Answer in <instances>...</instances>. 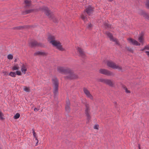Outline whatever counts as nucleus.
Returning a JSON list of instances; mask_svg holds the SVG:
<instances>
[{
    "label": "nucleus",
    "instance_id": "obj_23",
    "mask_svg": "<svg viewBox=\"0 0 149 149\" xmlns=\"http://www.w3.org/2000/svg\"><path fill=\"white\" fill-rule=\"evenodd\" d=\"M69 102H67L66 104V105L65 107V110L66 111L68 112L70 111V107H69Z\"/></svg>",
    "mask_w": 149,
    "mask_h": 149
},
{
    "label": "nucleus",
    "instance_id": "obj_13",
    "mask_svg": "<svg viewBox=\"0 0 149 149\" xmlns=\"http://www.w3.org/2000/svg\"><path fill=\"white\" fill-rule=\"evenodd\" d=\"M93 11V8L90 6H88L86 9V12L89 15L92 13Z\"/></svg>",
    "mask_w": 149,
    "mask_h": 149
},
{
    "label": "nucleus",
    "instance_id": "obj_5",
    "mask_svg": "<svg viewBox=\"0 0 149 149\" xmlns=\"http://www.w3.org/2000/svg\"><path fill=\"white\" fill-rule=\"evenodd\" d=\"M52 83L54 87V93L56 95L58 93V80L56 78H54L52 79Z\"/></svg>",
    "mask_w": 149,
    "mask_h": 149
},
{
    "label": "nucleus",
    "instance_id": "obj_41",
    "mask_svg": "<svg viewBox=\"0 0 149 149\" xmlns=\"http://www.w3.org/2000/svg\"><path fill=\"white\" fill-rule=\"evenodd\" d=\"M139 149H141L140 146L139 145Z\"/></svg>",
    "mask_w": 149,
    "mask_h": 149
},
{
    "label": "nucleus",
    "instance_id": "obj_3",
    "mask_svg": "<svg viewBox=\"0 0 149 149\" xmlns=\"http://www.w3.org/2000/svg\"><path fill=\"white\" fill-rule=\"evenodd\" d=\"M99 81L111 87H113L114 86V81L109 79L101 78L99 79Z\"/></svg>",
    "mask_w": 149,
    "mask_h": 149
},
{
    "label": "nucleus",
    "instance_id": "obj_31",
    "mask_svg": "<svg viewBox=\"0 0 149 149\" xmlns=\"http://www.w3.org/2000/svg\"><path fill=\"white\" fill-rule=\"evenodd\" d=\"M94 128L95 129L98 130L99 128V125H95L94 126Z\"/></svg>",
    "mask_w": 149,
    "mask_h": 149
},
{
    "label": "nucleus",
    "instance_id": "obj_35",
    "mask_svg": "<svg viewBox=\"0 0 149 149\" xmlns=\"http://www.w3.org/2000/svg\"><path fill=\"white\" fill-rule=\"evenodd\" d=\"M145 52L147 56L149 58V51H145Z\"/></svg>",
    "mask_w": 149,
    "mask_h": 149
},
{
    "label": "nucleus",
    "instance_id": "obj_4",
    "mask_svg": "<svg viewBox=\"0 0 149 149\" xmlns=\"http://www.w3.org/2000/svg\"><path fill=\"white\" fill-rule=\"evenodd\" d=\"M107 65L113 69H117L119 71H122V67L116 64L115 63L111 61H108L107 62Z\"/></svg>",
    "mask_w": 149,
    "mask_h": 149
},
{
    "label": "nucleus",
    "instance_id": "obj_21",
    "mask_svg": "<svg viewBox=\"0 0 149 149\" xmlns=\"http://www.w3.org/2000/svg\"><path fill=\"white\" fill-rule=\"evenodd\" d=\"M33 130V136L35 138V139L37 141L36 143V144L35 145L36 146H37L38 145V141L37 139V137L36 136V133L35 132L34 130L33 129L32 130Z\"/></svg>",
    "mask_w": 149,
    "mask_h": 149
},
{
    "label": "nucleus",
    "instance_id": "obj_29",
    "mask_svg": "<svg viewBox=\"0 0 149 149\" xmlns=\"http://www.w3.org/2000/svg\"><path fill=\"white\" fill-rule=\"evenodd\" d=\"M3 115V113L0 111V120H3L4 119Z\"/></svg>",
    "mask_w": 149,
    "mask_h": 149
},
{
    "label": "nucleus",
    "instance_id": "obj_37",
    "mask_svg": "<svg viewBox=\"0 0 149 149\" xmlns=\"http://www.w3.org/2000/svg\"><path fill=\"white\" fill-rule=\"evenodd\" d=\"M7 72L6 71H4L3 72V73L4 75H6L7 74Z\"/></svg>",
    "mask_w": 149,
    "mask_h": 149
},
{
    "label": "nucleus",
    "instance_id": "obj_18",
    "mask_svg": "<svg viewBox=\"0 0 149 149\" xmlns=\"http://www.w3.org/2000/svg\"><path fill=\"white\" fill-rule=\"evenodd\" d=\"M29 45L31 47H33L36 46H40V44H38L36 41H33L29 43Z\"/></svg>",
    "mask_w": 149,
    "mask_h": 149
},
{
    "label": "nucleus",
    "instance_id": "obj_24",
    "mask_svg": "<svg viewBox=\"0 0 149 149\" xmlns=\"http://www.w3.org/2000/svg\"><path fill=\"white\" fill-rule=\"evenodd\" d=\"M126 49L129 52L132 53H134V50L132 48L130 47H126Z\"/></svg>",
    "mask_w": 149,
    "mask_h": 149
},
{
    "label": "nucleus",
    "instance_id": "obj_39",
    "mask_svg": "<svg viewBox=\"0 0 149 149\" xmlns=\"http://www.w3.org/2000/svg\"><path fill=\"white\" fill-rule=\"evenodd\" d=\"M145 49V47H144L143 49H142L141 50V51H143Z\"/></svg>",
    "mask_w": 149,
    "mask_h": 149
},
{
    "label": "nucleus",
    "instance_id": "obj_12",
    "mask_svg": "<svg viewBox=\"0 0 149 149\" xmlns=\"http://www.w3.org/2000/svg\"><path fill=\"white\" fill-rule=\"evenodd\" d=\"M89 110L90 109L89 106L87 105L86 106L85 109V112L87 116V119L88 120H89L91 118V117L89 113Z\"/></svg>",
    "mask_w": 149,
    "mask_h": 149
},
{
    "label": "nucleus",
    "instance_id": "obj_6",
    "mask_svg": "<svg viewBox=\"0 0 149 149\" xmlns=\"http://www.w3.org/2000/svg\"><path fill=\"white\" fill-rule=\"evenodd\" d=\"M99 71L100 73L107 76H111L114 75V74L112 72L106 69H101L99 70Z\"/></svg>",
    "mask_w": 149,
    "mask_h": 149
},
{
    "label": "nucleus",
    "instance_id": "obj_16",
    "mask_svg": "<svg viewBox=\"0 0 149 149\" xmlns=\"http://www.w3.org/2000/svg\"><path fill=\"white\" fill-rule=\"evenodd\" d=\"M21 72H22L24 74H25L27 71V68L26 65L24 64H22L21 67Z\"/></svg>",
    "mask_w": 149,
    "mask_h": 149
},
{
    "label": "nucleus",
    "instance_id": "obj_22",
    "mask_svg": "<svg viewBox=\"0 0 149 149\" xmlns=\"http://www.w3.org/2000/svg\"><path fill=\"white\" fill-rule=\"evenodd\" d=\"M24 3L26 7H29L31 5V1L29 0H26L24 1Z\"/></svg>",
    "mask_w": 149,
    "mask_h": 149
},
{
    "label": "nucleus",
    "instance_id": "obj_34",
    "mask_svg": "<svg viewBox=\"0 0 149 149\" xmlns=\"http://www.w3.org/2000/svg\"><path fill=\"white\" fill-rule=\"evenodd\" d=\"M125 91L127 93H130V91L128 90L127 88H125Z\"/></svg>",
    "mask_w": 149,
    "mask_h": 149
},
{
    "label": "nucleus",
    "instance_id": "obj_1",
    "mask_svg": "<svg viewBox=\"0 0 149 149\" xmlns=\"http://www.w3.org/2000/svg\"><path fill=\"white\" fill-rule=\"evenodd\" d=\"M48 42L53 46L60 51H64L65 49L62 47L60 42L56 39L55 37L53 36H50L48 38Z\"/></svg>",
    "mask_w": 149,
    "mask_h": 149
},
{
    "label": "nucleus",
    "instance_id": "obj_32",
    "mask_svg": "<svg viewBox=\"0 0 149 149\" xmlns=\"http://www.w3.org/2000/svg\"><path fill=\"white\" fill-rule=\"evenodd\" d=\"M33 11V10L32 9L29 10H27V13H30Z\"/></svg>",
    "mask_w": 149,
    "mask_h": 149
},
{
    "label": "nucleus",
    "instance_id": "obj_19",
    "mask_svg": "<svg viewBox=\"0 0 149 149\" xmlns=\"http://www.w3.org/2000/svg\"><path fill=\"white\" fill-rule=\"evenodd\" d=\"M47 53L43 51H38L34 53V55H39L44 56L46 55Z\"/></svg>",
    "mask_w": 149,
    "mask_h": 149
},
{
    "label": "nucleus",
    "instance_id": "obj_36",
    "mask_svg": "<svg viewBox=\"0 0 149 149\" xmlns=\"http://www.w3.org/2000/svg\"><path fill=\"white\" fill-rule=\"evenodd\" d=\"M145 49L149 50V47L148 46H145Z\"/></svg>",
    "mask_w": 149,
    "mask_h": 149
},
{
    "label": "nucleus",
    "instance_id": "obj_42",
    "mask_svg": "<svg viewBox=\"0 0 149 149\" xmlns=\"http://www.w3.org/2000/svg\"><path fill=\"white\" fill-rule=\"evenodd\" d=\"M109 0V1H113V0Z\"/></svg>",
    "mask_w": 149,
    "mask_h": 149
},
{
    "label": "nucleus",
    "instance_id": "obj_26",
    "mask_svg": "<svg viewBox=\"0 0 149 149\" xmlns=\"http://www.w3.org/2000/svg\"><path fill=\"white\" fill-rule=\"evenodd\" d=\"M24 90L26 92H29L30 91V89L29 88L26 87L24 86Z\"/></svg>",
    "mask_w": 149,
    "mask_h": 149
},
{
    "label": "nucleus",
    "instance_id": "obj_17",
    "mask_svg": "<svg viewBox=\"0 0 149 149\" xmlns=\"http://www.w3.org/2000/svg\"><path fill=\"white\" fill-rule=\"evenodd\" d=\"M139 14L149 20V15L144 11H141Z\"/></svg>",
    "mask_w": 149,
    "mask_h": 149
},
{
    "label": "nucleus",
    "instance_id": "obj_8",
    "mask_svg": "<svg viewBox=\"0 0 149 149\" xmlns=\"http://www.w3.org/2000/svg\"><path fill=\"white\" fill-rule=\"evenodd\" d=\"M44 12L49 17H51L53 16V14L49 10L48 8L47 7L44 8L43 9Z\"/></svg>",
    "mask_w": 149,
    "mask_h": 149
},
{
    "label": "nucleus",
    "instance_id": "obj_10",
    "mask_svg": "<svg viewBox=\"0 0 149 149\" xmlns=\"http://www.w3.org/2000/svg\"><path fill=\"white\" fill-rule=\"evenodd\" d=\"M16 74L19 76H21L22 75V73L20 71H16L15 72H11L9 74V76L13 77H16Z\"/></svg>",
    "mask_w": 149,
    "mask_h": 149
},
{
    "label": "nucleus",
    "instance_id": "obj_14",
    "mask_svg": "<svg viewBox=\"0 0 149 149\" xmlns=\"http://www.w3.org/2000/svg\"><path fill=\"white\" fill-rule=\"evenodd\" d=\"M144 33H142L138 38V40L139 42L142 45H143L144 42V39L143 37Z\"/></svg>",
    "mask_w": 149,
    "mask_h": 149
},
{
    "label": "nucleus",
    "instance_id": "obj_2",
    "mask_svg": "<svg viewBox=\"0 0 149 149\" xmlns=\"http://www.w3.org/2000/svg\"><path fill=\"white\" fill-rule=\"evenodd\" d=\"M58 70L59 72L67 74V76L66 77L67 78L73 79L77 78L78 77L77 74H74L73 72L69 69L63 67H59L58 68Z\"/></svg>",
    "mask_w": 149,
    "mask_h": 149
},
{
    "label": "nucleus",
    "instance_id": "obj_20",
    "mask_svg": "<svg viewBox=\"0 0 149 149\" xmlns=\"http://www.w3.org/2000/svg\"><path fill=\"white\" fill-rule=\"evenodd\" d=\"M19 68V67L18 64H16L14 66H13L12 68V69L13 71L17 70V71H18V70Z\"/></svg>",
    "mask_w": 149,
    "mask_h": 149
},
{
    "label": "nucleus",
    "instance_id": "obj_27",
    "mask_svg": "<svg viewBox=\"0 0 149 149\" xmlns=\"http://www.w3.org/2000/svg\"><path fill=\"white\" fill-rule=\"evenodd\" d=\"M13 58V55L11 54H8L7 56V58L9 60H11Z\"/></svg>",
    "mask_w": 149,
    "mask_h": 149
},
{
    "label": "nucleus",
    "instance_id": "obj_38",
    "mask_svg": "<svg viewBox=\"0 0 149 149\" xmlns=\"http://www.w3.org/2000/svg\"><path fill=\"white\" fill-rule=\"evenodd\" d=\"M21 27V26L17 27L16 28L17 29H20Z\"/></svg>",
    "mask_w": 149,
    "mask_h": 149
},
{
    "label": "nucleus",
    "instance_id": "obj_25",
    "mask_svg": "<svg viewBox=\"0 0 149 149\" xmlns=\"http://www.w3.org/2000/svg\"><path fill=\"white\" fill-rule=\"evenodd\" d=\"M20 116V114L17 113L14 116V118L15 119H17Z\"/></svg>",
    "mask_w": 149,
    "mask_h": 149
},
{
    "label": "nucleus",
    "instance_id": "obj_11",
    "mask_svg": "<svg viewBox=\"0 0 149 149\" xmlns=\"http://www.w3.org/2000/svg\"><path fill=\"white\" fill-rule=\"evenodd\" d=\"M84 91L86 96L91 100H93V97L89 91L86 88H84Z\"/></svg>",
    "mask_w": 149,
    "mask_h": 149
},
{
    "label": "nucleus",
    "instance_id": "obj_28",
    "mask_svg": "<svg viewBox=\"0 0 149 149\" xmlns=\"http://www.w3.org/2000/svg\"><path fill=\"white\" fill-rule=\"evenodd\" d=\"M82 19L84 20V21H86L87 20V18L84 15H82L81 16Z\"/></svg>",
    "mask_w": 149,
    "mask_h": 149
},
{
    "label": "nucleus",
    "instance_id": "obj_33",
    "mask_svg": "<svg viewBox=\"0 0 149 149\" xmlns=\"http://www.w3.org/2000/svg\"><path fill=\"white\" fill-rule=\"evenodd\" d=\"M146 6H147V7L149 8V1H147L146 3Z\"/></svg>",
    "mask_w": 149,
    "mask_h": 149
},
{
    "label": "nucleus",
    "instance_id": "obj_30",
    "mask_svg": "<svg viewBox=\"0 0 149 149\" xmlns=\"http://www.w3.org/2000/svg\"><path fill=\"white\" fill-rule=\"evenodd\" d=\"M92 26V25L91 23L88 24L87 27V28L89 29H91Z\"/></svg>",
    "mask_w": 149,
    "mask_h": 149
},
{
    "label": "nucleus",
    "instance_id": "obj_40",
    "mask_svg": "<svg viewBox=\"0 0 149 149\" xmlns=\"http://www.w3.org/2000/svg\"><path fill=\"white\" fill-rule=\"evenodd\" d=\"M36 110L38 111V110L36 108H35L34 109V111H35Z\"/></svg>",
    "mask_w": 149,
    "mask_h": 149
},
{
    "label": "nucleus",
    "instance_id": "obj_15",
    "mask_svg": "<svg viewBox=\"0 0 149 149\" xmlns=\"http://www.w3.org/2000/svg\"><path fill=\"white\" fill-rule=\"evenodd\" d=\"M77 49L78 52H79V53L80 56L84 57V52L83 50L81 49V48L78 47H77Z\"/></svg>",
    "mask_w": 149,
    "mask_h": 149
},
{
    "label": "nucleus",
    "instance_id": "obj_9",
    "mask_svg": "<svg viewBox=\"0 0 149 149\" xmlns=\"http://www.w3.org/2000/svg\"><path fill=\"white\" fill-rule=\"evenodd\" d=\"M106 34L110 38L111 40L115 42V43L116 45H119V42L115 38H113V37L111 33L109 32H107Z\"/></svg>",
    "mask_w": 149,
    "mask_h": 149
},
{
    "label": "nucleus",
    "instance_id": "obj_7",
    "mask_svg": "<svg viewBox=\"0 0 149 149\" xmlns=\"http://www.w3.org/2000/svg\"><path fill=\"white\" fill-rule=\"evenodd\" d=\"M127 40L129 43L133 45L139 46L140 45V43H139L137 41L131 38H128Z\"/></svg>",
    "mask_w": 149,
    "mask_h": 149
}]
</instances>
